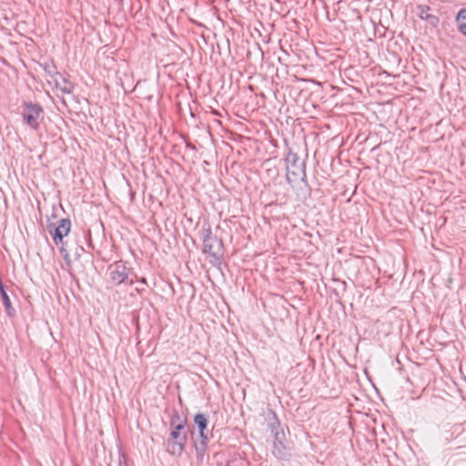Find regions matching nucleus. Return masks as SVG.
<instances>
[{
	"instance_id": "nucleus-1",
	"label": "nucleus",
	"mask_w": 466,
	"mask_h": 466,
	"mask_svg": "<svg viewBox=\"0 0 466 466\" xmlns=\"http://www.w3.org/2000/svg\"><path fill=\"white\" fill-rule=\"evenodd\" d=\"M284 161L287 171L286 178L289 184L306 180V161L300 160L297 153L289 148Z\"/></svg>"
},
{
	"instance_id": "nucleus-2",
	"label": "nucleus",
	"mask_w": 466,
	"mask_h": 466,
	"mask_svg": "<svg viewBox=\"0 0 466 466\" xmlns=\"http://www.w3.org/2000/svg\"><path fill=\"white\" fill-rule=\"evenodd\" d=\"M203 252L212 258L211 263L220 264L224 256V245L221 238L212 233L211 228L202 231Z\"/></svg>"
},
{
	"instance_id": "nucleus-3",
	"label": "nucleus",
	"mask_w": 466,
	"mask_h": 466,
	"mask_svg": "<svg viewBox=\"0 0 466 466\" xmlns=\"http://www.w3.org/2000/svg\"><path fill=\"white\" fill-rule=\"evenodd\" d=\"M194 422L198 429V436L194 439L197 459L198 461H203L208 441V419L204 414L198 413L194 417Z\"/></svg>"
},
{
	"instance_id": "nucleus-4",
	"label": "nucleus",
	"mask_w": 466,
	"mask_h": 466,
	"mask_svg": "<svg viewBox=\"0 0 466 466\" xmlns=\"http://www.w3.org/2000/svg\"><path fill=\"white\" fill-rule=\"evenodd\" d=\"M22 113L24 122L32 129L37 130L44 117V109L37 103L25 102Z\"/></svg>"
},
{
	"instance_id": "nucleus-5",
	"label": "nucleus",
	"mask_w": 466,
	"mask_h": 466,
	"mask_svg": "<svg viewBox=\"0 0 466 466\" xmlns=\"http://www.w3.org/2000/svg\"><path fill=\"white\" fill-rule=\"evenodd\" d=\"M48 233L52 236L54 242L58 245L63 243L64 237L67 236L71 229L69 218H61L58 224L48 223L46 226Z\"/></svg>"
},
{
	"instance_id": "nucleus-6",
	"label": "nucleus",
	"mask_w": 466,
	"mask_h": 466,
	"mask_svg": "<svg viewBox=\"0 0 466 466\" xmlns=\"http://www.w3.org/2000/svg\"><path fill=\"white\" fill-rule=\"evenodd\" d=\"M186 441V432H178L172 430L167 441V451L172 455H180L184 451Z\"/></svg>"
},
{
	"instance_id": "nucleus-7",
	"label": "nucleus",
	"mask_w": 466,
	"mask_h": 466,
	"mask_svg": "<svg viewBox=\"0 0 466 466\" xmlns=\"http://www.w3.org/2000/svg\"><path fill=\"white\" fill-rule=\"evenodd\" d=\"M108 274L111 282L115 285L128 282L129 268H127L122 262H116L110 265L108 268Z\"/></svg>"
},
{
	"instance_id": "nucleus-8",
	"label": "nucleus",
	"mask_w": 466,
	"mask_h": 466,
	"mask_svg": "<svg viewBox=\"0 0 466 466\" xmlns=\"http://www.w3.org/2000/svg\"><path fill=\"white\" fill-rule=\"evenodd\" d=\"M283 438V432L277 431L275 433V441L273 442L272 453L279 460H287L289 455L287 447L282 442Z\"/></svg>"
},
{
	"instance_id": "nucleus-9",
	"label": "nucleus",
	"mask_w": 466,
	"mask_h": 466,
	"mask_svg": "<svg viewBox=\"0 0 466 466\" xmlns=\"http://www.w3.org/2000/svg\"><path fill=\"white\" fill-rule=\"evenodd\" d=\"M55 86L56 88L61 90L64 94H72L75 88L74 84L68 80L62 74H55V78L53 79Z\"/></svg>"
},
{
	"instance_id": "nucleus-10",
	"label": "nucleus",
	"mask_w": 466,
	"mask_h": 466,
	"mask_svg": "<svg viewBox=\"0 0 466 466\" xmlns=\"http://www.w3.org/2000/svg\"><path fill=\"white\" fill-rule=\"evenodd\" d=\"M417 15L421 20L428 21L431 25L437 26L440 19L437 15H431L429 13L430 6L427 5H417Z\"/></svg>"
},
{
	"instance_id": "nucleus-11",
	"label": "nucleus",
	"mask_w": 466,
	"mask_h": 466,
	"mask_svg": "<svg viewBox=\"0 0 466 466\" xmlns=\"http://www.w3.org/2000/svg\"><path fill=\"white\" fill-rule=\"evenodd\" d=\"M460 31L466 35V9H461L456 17Z\"/></svg>"
},
{
	"instance_id": "nucleus-12",
	"label": "nucleus",
	"mask_w": 466,
	"mask_h": 466,
	"mask_svg": "<svg viewBox=\"0 0 466 466\" xmlns=\"http://www.w3.org/2000/svg\"><path fill=\"white\" fill-rule=\"evenodd\" d=\"M179 420H180V417H179L178 412L175 411L172 415L170 423H171V426L174 427L173 431H178V432H183L182 431L185 428V420H180L177 424H176V421Z\"/></svg>"
},
{
	"instance_id": "nucleus-13",
	"label": "nucleus",
	"mask_w": 466,
	"mask_h": 466,
	"mask_svg": "<svg viewBox=\"0 0 466 466\" xmlns=\"http://www.w3.org/2000/svg\"><path fill=\"white\" fill-rule=\"evenodd\" d=\"M44 70L52 80L55 78V74H59V72L56 70V66L54 64H46L44 66Z\"/></svg>"
},
{
	"instance_id": "nucleus-14",
	"label": "nucleus",
	"mask_w": 466,
	"mask_h": 466,
	"mask_svg": "<svg viewBox=\"0 0 466 466\" xmlns=\"http://www.w3.org/2000/svg\"><path fill=\"white\" fill-rule=\"evenodd\" d=\"M226 466H247V461L242 458H234L227 461Z\"/></svg>"
},
{
	"instance_id": "nucleus-15",
	"label": "nucleus",
	"mask_w": 466,
	"mask_h": 466,
	"mask_svg": "<svg viewBox=\"0 0 466 466\" xmlns=\"http://www.w3.org/2000/svg\"><path fill=\"white\" fill-rule=\"evenodd\" d=\"M60 252L63 254L64 258L66 260H67L68 259V253H67V251L63 247L60 248Z\"/></svg>"
}]
</instances>
